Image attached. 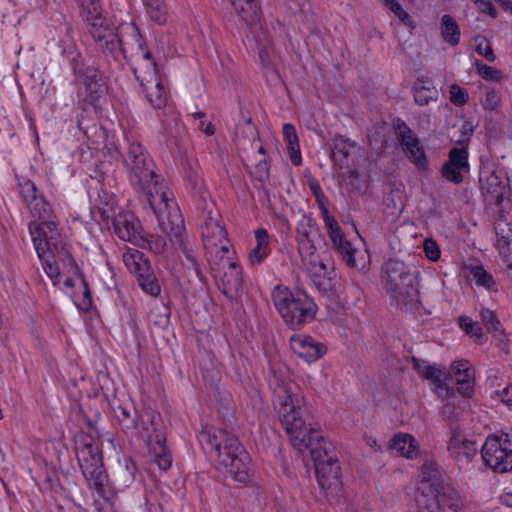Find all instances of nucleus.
Segmentation results:
<instances>
[{
    "mask_svg": "<svg viewBox=\"0 0 512 512\" xmlns=\"http://www.w3.org/2000/svg\"><path fill=\"white\" fill-rule=\"evenodd\" d=\"M90 199L103 220L107 221L115 216L114 209L116 200L111 193L105 190H99L96 192V196L94 193H90Z\"/></svg>",
    "mask_w": 512,
    "mask_h": 512,
    "instance_id": "nucleus-36",
    "label": "nucleus"
},
{
    "mask_svg": "<svg viewBox=\"0 0 512 512\" xmlns=\"http://www.w3.org/2000/svg\"><path fill=\"white\" fill-rule=\"evenodd\" d=\"M116 235L123 241L132 242L139 235V222L132 213H119L111 218Z\"/></svg>",
    "mask_w": 512,
    "mask_h": 512,
    "instance_id": "nucleus-24",
    "label": "nucleus"
},
{
    "mask_svg": "<svg viewBox=\"0 0 512 512\" xmlns=\"http://www.w3.org/2000/svg\"><path fill=\"white\" fill-rule=\"evenodd\" d=\"M19 191L22 199L26 204H29L34 198H36L40 192L36 185L30 181L25 180L19 184Z\"/></svg>",
    "mask_w": 512,
    "mask_h": 512,
    "instance_id": "nucleus-54",
    "label": "nucleus"
},
{
    "mask_svg": "<svg viewBox=\"0 0 512 512\" xmlns=\"http://www.w3.org/2000/svg\"><path fill=\"white\" fill-rule=\"evenodd\" d=\"M462 272L467 281L474 283L477 287L484 288L488 291H497L493 276L488 273L482 265L464 264Z\"/></svg>",
    "mask_w": 512,
    "mask_h": 512,
    "instance_id": "nucleus-28",
    "label": "nucleus"
},
{
    "mask_svg": "<svg viewBox=\"0 0 512 512\" xmlns=\"http://www.w3.org/2000/svg\"><path fill=\"white\" fill-rule=\"evenodd\" d=\"M131 69L140 85H147L149 82L159 79V72L155 60L150 52L138 55L130 61Z\"/></svg>",
    "mask_w": 512,
    "mask_h": 512,
    "instance_id": "nucleus-22",
    "label": "nucleus"
},
{
    "mask_svg": "<svg viewBox=\"0 0 512 512\" xmlns=\"http://www.w3.org/2000/svg\"><path fill=\"white\" fill-rule=\"evenodd\" d=\"M236 137L238 139L249 140L255 142L258 139L257 130L251 119L246 120L243 124L236 128Z\"/></svg>",
    "mask_w": 512,
    "mask_h": 512,
    "instance_id": "nucleus-52",
    "label": "nucleus"
},
{
    "mask_svg": "<svg viewBox=\"0 0 512 512\" xmlns=\"http://www.w3.org/2000/svg\"><path fill=\"white\" fill-rule=\"evenodd\" d=\"M473 131V125L468 121L464 122V124L461 127L462 138L459 139L457 142L462 146L467 144L470 136L473 134Z\"/></svg>",
    "mask_w": 512,
    "mask_h": 512,
    "instance_id": "nucleus-63",
    "label": "nucleus"
},
{
    "mask_svg": "<svg viewBox=\"0 0 512 512\" xmlns=\"http://www.w3.org/2000/svg\"><path fill=\"white\" fill-rule=\"evenodd\" d=\"M81 14L87 25L95 19L106 18L99 0H81Z\"/></svg>",
    "mask_w": 512,
    "mask_h": 512,
    "instance_id": "nucleus-44",
    "label": "nucleus"
},
{
    "mask_svg": "<svg viewBox=\"0 0 512 512\" xmlns=\"http://www.w3.org/2000/svg\"><path fill=\"white\" fill-rule=\"evenodd\" d=\"M256 246L249 252L248 260L251 265L262 263L270 253L269 234L266 229L259 228L255 231Z\"/></svg>",
    "mask_w": 512,
    "mask_h": 512,
    "instance_id": "nucleus-35",
    "label": "nucleus"
},
{
    "mask_svg": "<svg viewBox=\"0 0 512 512\" xmlns=\"http://www.w3.org/2000/svg\"><path fill=\"white\" fill-rule=\"evenodd\" d=\"M275 308L291 329H301L311 322L317 305L305 293H292L288 288L276 286L272 293Z\"/></svg>",
    "mask_w": 512,
    "mask_h": 512,
    "instance_id": "nucleus-7",
    "label": "nucleus"
},
{
    "mask_svg": "<svg viewBox=\"0 0 512 512\" xmlns=\"http://www.w3.org/2000/svg\"><path fill=\"white\" fill-rule=\"evenodd\" d=\"M496 246L503 259L512 253V225L504 217L495 222Z\"/></svg>",
    "mask_w": 512,
    "mask_h": 512,
    "instance_id": "nucleus-32",
    "label": "nucleus"
},
{
    "mask_svg": "<svg viewBox=\"0 0 512 512\" xmlns=\"http://www.w3.org/2000/svg\"><path fill=\"white\" fill-rule=\"evenodd\" d=\"M53 254H55L54 251H48L43 257H39V259L47 276L56 284L60 281L62 272L59 262L57 258L53 257Z\"/></svg>",
    "mask_w": 512,
    "mask_h": 512,
    "instance_id": "nucleus-43",
    "label": "nucleus"
},
{
    "mask_svg": "<svg viewBox=\"0 0 512 512\" xmlns=\"http://www.w3.org/2000/svg\"><path fill=\"white\" fill-rule=\"evenodd\" d=\"M113 411L114 418L123 428L140 429L141 435L143 434V426L149 427L151 429V420L154 421L155 419V415L153 413H147L145 416H142L140 420H138L135 407L129 403L118 404L116 407H114Z\"/></svg>",
    "mask_w": 512,
    "mask_h": 512,
    "instance_id": "nucleus-19",
    "label": "nucleus"
},
{
    "mask_svg": "<svg viewBox=\"0 0 512 512\" xmlns=\"http://www.w3.org/2000/svg\"><path fill=\"white\" fill-rule=\"evenodd\" d=\"M479 181L482 193L490 195L494 199L501 198L506 190V182L502 171L485 169L480 172Z\"/></svg>",
    "mask_w": 512,
    "mask_h": 512,
    "instance_id": "nucleus-25",
    "label": "nucleus"
},
{
    "mask_svg": "<svg viewBox=\"0 0 512 512\" xmlns=\"http://www.w3.org/2000/svg\"><path fill=\"white\" fill-rule=\"evenodd\" d=\"M84 477L91 482L96 488H100L106 481V474L103 469L102 456H97L86 463L80 464Z\"/></svg>",
    "mask_w": 512,
    "mask_h": 512,
    "instance_id": "nucleus-34",
    "label": "nucleus"
},
{
    "mask_svg": "<svg viewBox=\"0 0 512 512\" xmlns=\"http://www.w3.org/2000/svg\"><path fill=\"white\" fill-rule=\"evenodd\" d=\"M87 26L89 33L105 54L110 55L111 52H115V47L119 46L117 43L118 28L115 29L109 19L98 18Z\"/></svg>",
    "mask_w": 512,
    "mask_h": 512,
    "instance_id": "nucleus-18",
    "label": "nucleus"
},
{
    "mask_svg": "<svg viewBox=\"0 0 512 512\" xmlns=\"http://www.w3.org/2000/svg\"><path fill=\"white\" fill-rule=\"evenodd\" d=\"M449 94L450 101L457 106L465 105L469 98L467 91L457 84L450 86Z\"/></svg>",
    "mask_w": 512,
    "mask_h": 512,
    "instance_id": "nucleus-56",
    "label": "nucleus"
},
{
    "mask_svg": "<svg viewBox=\"0 0 512 512\" xmlns=\"http://www.w3.org/2000/svg\"><path fill=\"white\" fill-rule=\"evenodd\" d=\"M148 244L155 253H162L166 248V241L159 237L152 238Z\"/></svg>",
    "mask_w": 512,
    "mask_h": 512,
    "instance_id": "nucleus-64",
    "label": "nucleus"
},
{
    "mask_svg": "<svg viewBox=\"0 0 512 512\" xmlns=\"http://www.w3.org/2000/svg\"><path fill=\"white\" fill-rule=\"evenodd\" d=\"M33 216L37 217L39 221H32L29 228L33 224L42 225L47 222H55L53 220V211L50 204L45 200L44 196L40 193L29 204H27Z\"/></svg>",
    "mask_w": 512,
    "mask_h": 512,
    "instance_id": "nucleus-37",
    "label": "nucleus"
},
{
    "mask_svg": "<svg viewBox=\"0 0 512 512\" xmlns=\"http://www.w3.org/2000/svg\"><path fill=\"white\" fill-rule=\"evenodd\" d=\"M390 448L407 459H415L420 453L418 441L407 433L395 434Z\"/></svg>",
    "mask_w": 512,
    "mask_h": 512,
    "instance_id": "nucleus-33",
    "label": "nucleus"
},
{
    "mask_svg": "<svg viewBox=\"0 0 512 512\" xmlns=\"http://www.w3.org/2000/svg\"><path fill=\"white\" fill-rule=\"evenodd\" d=\"M148 102L157 109L163 108L167 103V93L161 79L149 82L147 85H140Z\"/></svg>",
    "mask_w": 512,
    "mask_h": 512,
    "instance_id": "nucleus-38",
    "label": "nucleus"
},
{
    "mask_svg": "<svg viewBox=\"0 0 512 512\" xmlns=\"http://www.w3.org/2000/svg\"><path fill=\"white\" fill-rule=\"evenodd\" d=\"M442 176L449 182L460 184L464 180V175L468 173L465 170H460L454 166L444 164L441 170Z\"/></svg>",
    "mask_w": 512,
    "mask_h": 512,
    "instance_id": "nucleus-53",
    "label": "nucleus"
},
{
    "mask_svg": "<svg viewBox=\"0 0 512 512\" xmlns=\"http://www.w3.org/2000/svg\"><path fill=\"white\" fill-rule=\"evenodd\" d=\"M134 466L126 462L125 467H121L118 476L121 478L123 486H129L134 481Z\"/></svg>",
    "mask_w": 512,
    "mask_h": 512,
    "instance_id": "nucleus-62",
    "label": "nucleus"
},
{
    "mask_svg": "<svg viewBox=\"0 0 512 512\" xmlns=\"http://www.w3.org/2000/svg\"><path fill=\"white\" fill-rule=\"evenodd\" d=\"M123 162L131 185L154 214L175 202L172 191L156 173L153 160L139 143L128 146Z\"/></svg>",
    "mask_w": 512,
    "mask_h": 512,
    "instance_id": "nucleus-2",
    "label": "nucleus"
},
{
    "mask_svg": "<svg viewBox=\"0 0 512 512\" xmlns=\"http://www.w3.org/2000/svg\"><path fill=\"white\" fill-rule=\"evenodd\" d=\"M386 274L387 292L396 305L409 311L415 310L420 303L417 275L399 262L388 263Z\"/></svg>",
    "mask_w": 512,
    "mask_h": 512,
    "instance_id": "nucleus-8",
    "label": "nucleus"
},
{
    "mask_svg": "<svg viewBox=\"0 0 512 512\" xmlns=\"http://www.w3.org/2000/svg\"><path fill=\"white\" fill-rule=\"evenodd\" d=\"M147 13L151 20L162 24L165 22V9L163 0H143Z\"/></svg>",
    "mask_w": 512,
    "mask_h": 512,
    "instance_id": "nucleus-48",
    "label": "nucleus"
},
{
    "mask_svg": "<svg viewBox=\"0 0 512 512\" xmlns=\"http://www.w3.org/2000/svg\"><path fill=\"white\" fill-rule=\"evenodd\" d=\"M235 14L248 26L256 25L260 20L258 0H229Z\"/></svg>",
    "mask_w": 512,
    "mask_h": 512,
    "instance_id": "nucleus-29",
    "label": "nucleus"
},
{
    "mask_svg": "<svg viewBox=\"0 0 512 512\" xmlns=\"http://www.w3.org/2000/svg\"><path fill=\"white\" fill-rule=\"evenodd\" d=\"M397 134L400 139L401 148L405 156L419 169L426 170L428 160L419 139L412 130L404 123L398 125Z\"/></svg>",
    "mask_w": 512,
    "mask_h": 512,
    "instance_id": "nucleus-16",
    "label": "nucleus"
},
{
    "mask_svg": "<svg viewBox=\"0 0 512 512\" xmlns=\"http://www.w3.org/2000/svg\"><path fill=\"white\" fill-rule=\"evenodd\" d=\"M117 43L119 46L115 47V52L110 54L114 59H118L122 55L132 61L138 55L148 52L138 27L132 23L122 24L118 27Z\"/></svg>",
    "mask_w": 512,
    "mask_h": 512,
    "instance_id": "nucleus-13",
    "label": "nucleus"
},
{
    "mask_svg": "<svg viewBox=\"0 0 512 512\" xmlns=\"http://www.w3.org/2000/svg\"><path fill=\"white\" fill-rule=\"evenodd\" d=\"M292 351L306 362H314L326 353V347L307 335H293L290 338Z\"/></svg>",
    "mask_w": 512,
    "mask_h": 512,
    "instance_id": "nucleus-20",
    "label": "nucleus"
},
{
    "mask_svg": "<svg viewBox=\"0 0 512 512\" xmlns=\"http://www.w3.org/2000/svg\"><path fill=\"white\" fill-rule=\"evenodd\" d=\"M154 215L157 218L160 230L169 237L172 245L184 256L183 263L188 268L194 269L196 275L203 281L204 277L196 243L185 231L184 221L176 202Z\"/></svg>",
    "mask_w": 512,
    "mask_h": 512,
    "instance_id": "nucleus-5",
    "label": "nucleus"
},
{
    "mask_svg": "<svg viewBox=\"0 0 512 512\" xmlns=\"http://www.w3.org/2000/svg\"><path fill=\"white\" fill-rule=\"evenodd\" d=\"M461 328L472 337L480 339L482 337V330L479 325L468 317L460 318Z\"/></svg>",
    "mask_w": 512,
    "mask_h": 512,
    "instance_id": "nucleus-58",
    "label": "nucleus"
},
{
    "mask_svg": "<svg viewBox=\"0 0 512 512\" xmlns=\"http://www.w3.org/2000/svg\"><path fill=\"white\" fill-rule=\"evenodd\" d=\"M487 466L499 473L512 470V430L489 435L481 448Z\"/></svg>",
    "mask_w": 512,
    "mask_h": 512,
    "instance_id": "nucleus-9",
    "label": "nucleus"
},
{
    "mask_svg": "<svg viewBox=\"0 0 512 512\" xmlns=\"http://www.w3.org/2000/svg\"><path fill=\"white\" fill-rule=\"evenodd\" d=\"M361 148L343 137H337L334 141V148L331 152V158L335 165L339 168L348 167L350 161L358 155Z\"/></svg>",
    "mask_w": 512,
    "mask_h": 512,
    "instance_id": "nucleus-26",
    "label": "nucleus"
},
{
    "mask_svg": "<svg viewBox=\"0 0 512 512\" xmlns=\"http://www.w3.org/2000/svg\"><path fill=\"white\" fill-rule=\"evenodd\" d=\"M458 385V391L464 396H469L474 387V371L468 361H456L451 366Z\"/></svg>",
    "mask_w": 512,
    "mask_h": 512,
    "instance_id": "nucleus-30",
    "label": "nucleus"
},
{
    "mask_svg": "<svg viewBox=\"0 0 512 512\" xmlns=\"http://www.w3.org/2000/svg\"><path fill=\"white\" fill-rule=\"evenodd\" d=\"M283 137L284 140L287 142L290 151H295V149L298 148V138L293 125H283Z\"/></svg>",
    "mask_w": 512,
    "mask_h": 512,
    "instance_id": "nucleus-59",
    "label": "nucleus"
},
{
    "mask_svg": "<svg viewBox=\"0 0 512 512\" xmlns=\"http://www.w3.org/2000/svg\"><path fill=\"white\" fill-rule=\"evenodd\" d=\"M303 267L319 289H327L334 273L331 259L315 251L300 255Z\"/></svg>",
    "mask_w": 512,
    "mask_h": 512,
    "instance_id": "nucleus-14",
    "label": "nucleus"
},
{
    "mask_svg": "<svg viewBox=\"0 0 512 512\" xmlns=\"http://www.w3.org/2000/svg\"><path fill=\"white\" fill-rule=\"evenodd\" d=\"M468 156V151L464 146L453 147L449 151L448 161L445 164L469 172Z\"/></svg>",
    "mask_w": 512,
    "mask_h": 512,
    "instance_id": "nucleus-45",
    "label": "nucleus"
},
{
    "mask_svg": "<svg viewBox=\"0 0 512 512\" xmlns=\"http://www.w3.org/2000/svg\"><path fill=\"white\" fill-rule=\"evenodd\" d=\"M262 35L263 39L262 36L259 35L255 39V41L258 47L259 57L261 58L262 62L265 63L268 59V48L270 45V38L264 32H262Z\"/></svg>",
    "mask_w": 512,
    "mask_h": 512,
    "instance_id": "nucleus-60",
    "label": "nucleus"
},
{
    "mask_svg": "<svg viewBox=\"0 0 512 512\" xmlns=\"http://www.w3.org/2000/svg\"><path fill=\"white\" fill-rule=\"evenodd\" d=\"M474 65L476 67L477 73L484 80L497 82L503 78L502 72L492 66H488L480 61H475Z\"/></svg>",
    "mask_w": 512,
    "mask_h": 512,
    "instance_id": "nucleus-51",
    "label": "nucleus"
},
{
    "mask_svg": "<svg viewBox=\"0 0 512 512\" xmlns=\"http://www.w3.org/2000/svg\"><path fill=\"white\" fill-rule=\"evenodd\" d=\"M231 254L220 256L219 263L211 264L212 269L223 271L219 287L223 294L231 299L238 300L242 295V273L238 264L231 259Z\"/></svg>",
    "mask_w": 512,
    "mask_h": 512,
    "instance_id": "nucleus-12",
    "label": "nucleus"
},
{
    "mask_svg": "<svg viewBox=\"0 0 512 512\" xmlns=\"http://www.w3.org/2000/svg\"><path fill=\"white\" fill-rule=\"evenodd\" d=\"M447 448L453 457L466 459L476 455L478 450L476 443L467 438L463 431L458 427L451 428V435Z\"/></svg>",
    "mask_w": 512,
    "mask_h": 512,
    "instance_id": "nucleus-23",
    "label": "nucleus"
},
{
    "mask_svg": "<svg viewBox=\"0 0 512 512\" xmlns=\"http://www.w3.org/2000/svg\"><path fill=\"white\" fill-rule=\"evenodd\" d=\"M270 387L275 409L292 446L299 453H307L311 460L316 455L323 454L327 443L321 431L304 420V398L298 385L275 374L270 381Z\"/></svg>",
    "mask_w": 512,
    "mask_h": 512,
    "instance_id": "nucleus-1",
    "label": "nucleus"
},
{
    "mask_svg": "<svg viewBox=\"0 0 512 512\" xmlns=\"http://www.w3.org/2000/svg\"><path fill=\"white\" fill-rule=\"evenodd\" d=\"M317 205L319 207V210L321 212L324 224L326 228H332L333 225L335 226V223H337L336 219L333 217V215L329 212L327 206H326V198L324 194L321 195V198H315Z\"/></svg>",
    "mask_w": 512,
    "mask_h": 512,
    "instance_id": "nucleus-57",
    "label": "nucleus"
},
{
    "mask_svg": "<svg viewBox=\"0 0 512 512\" xmlns=\"http://www.w3.org/2000/svg\"><path fill=\"white\" fill-rule=\"evenodd\" d=\"M413 368L433 386L436 394L447 400L443 408V415L447 419L458 417V412H455L456 397L452 389L447 385V373L434 364L417 358L412 359Z\"/></svg>",
    "mask_w": 512,
    "mask_h": 512,
    "instance_id": "nucleus-10",
    "label": "nucleus"
},
{
    "mask_svg": "<svg viewBox=\"0 0 512 512\" xmlns=\"http://www.w3.org/2000/svg\"><path fill=\"white\" fill-rule=\"evenodd\" d=\"M123 262L131 273L136 275L142 271L149 270V262L144 258L143 253L136 249H127L123 253Z\"/></svg>",
    "mask_w": 512,
    "mask_h": 512,
    "instance_id": "nucleus-40",
    "label": "nucleus"
},
{
    "mask_svg": "<svg viewBox=\"0 0 512 512\" xmlns=\"http://www.w3.org/2000/svg\"><path fill=\"white\" fill-rule=\"evenodd\" d=\"M30 235L38 257H43L48 251H54L63 274L79 276V269L68 249L65 237L57 229L56 222L42 225L33 224Z\"/></svg>",
    "mask_w": 512,
    "mask_h": 512,
    "instance_id": "nucleus-6",
    "label": "nucleus"
},
{
    "mask_svg": "<svg viewBox=\"0 0 512 512\" xmlns=\"http://www.w3.org/2000/svg\"><path fill=\"white\" fill-rule=\"evenodd\" d=\"M137 280L140 287L148 294L156 296L160 292V286L156 281L154 275L148 271H142L137 275Z\"/></svg>",
    "mask_w": 512,
    "mask_h": 512,
    "instance_id": "nucleus-47",
    "label": "nucleus"
},
{
    "mask_svg": "<svg viewBox=\"0 0 512 512\" xmlns=\"http://www.w3.org/2000/svg\"><path fill=\"white\" fill-rule=\"evenodd\" d=\"M317 481L324 490H336L340 486V467L337 460L329 455L327 449L312 459Z\"/></svg>",
    "mask_w": 512,
    "mask_h": 512,
    "instance_id": "nucleus-15",
    "label": "nucleus"
},
{
    "mask_svg": "<svg viewBox=\"0 0 512 512\" xmlns=\"http://www.w3.org/2000/svg\"><path fill=\"white\" fill-rule=\"evenodd\" d=\"M441 35L443 39L450 45L455 46L460 41V29L453 17L443 15L441 18Z\"/></svg>",
    "mask_w": 512,
    "mask_h": 512,
    "instance_id": "nucleus-41",
    "label": "nucleus"
},
{
    "mask_svg": "<svg viewBox=\"0 0 512 512\" xmlns=\"http://www.w3.org/2000/svg\"><path fill=\"white\" fill-rule=\"evenodd\" d=\"M501 104L499 93L493 89H486L480 97V105L485 111H496Z\"/></svg>",
    "mask_w": 512,
    "mask_h": 512,
    "instance_id": "nucleus-49",
    "label": "nucleus"
},
{
    "mask_svg": "<svg viewBox=\"0 0 512 512\" xmlns=\"http://www.w3.org/2000/svg\"><path fill=\"white\" fill-rule=\"evenodd\" d=\"M476 41V52L485 57L488 61H495V54L492 49L491 43L485 37H477Z\"/></svg>",
    "mask_w": 512,
    "mask_h": 512,
    "instance_id": "nucleus-55",
    "label": "nucleus"
},
{
    "mask_svg": "<svg viewBox=\"0 0 512 512\" xmlns=\"http://www.w3.org/2000/svg\"><path fill=\"white\" fill-rule=\"evenodd\" d=\"M203 245L208 255L220 258L232 254L229 249L226 231L220 223L217 211L209 212L202 226Z\"/></svg>",
    "mask_w": 512,
    "mask_h": 512,
    "instance_id": "nucleus-11",
    "label": "nucleus"
},
{
    "mask_svg": "<svg viewBox=\"0 0 512 512\" xmlns=\"http://www.w3.org/2000/svg\"><path fill=\"white\" fill-rule=\"evenodd\" d=\"M424 252L431 261H437L441 254L437 243L433 239H426L424 241Z\"/></svg>",
    "mask_w": 512,
    "mask_h": 512,
    "instance_id": "nucleus-61",
    "label": "nucleus"
},
{
    "mask_svg": "<svg viewBox=\"0 0 512 512\" xmlns=\"http://www.w3.org/2000/svg\"><path fill=\"white\" fill-rule=\"evenodd\" d=\"M76 449L79 465L88 462L92 457L102 456L98 442L92 438H86Z\"/></svg>",
    "mask_w": 512,
    "mask_h": 512,
    "instance_id": "nucleus-42",
    "label": "nucleus"
},
{
    "mask_svg": "<svg viewBox=\"0 0 512 512\" xmlns=\"http://www.w3.org/2000/svg\"><path fill=\"white\" fill-rule=\"evenodd\" d=\"M200 442L216 453L219 466L234 481H250L251 458L234 435L220 428H205L200 434Z\"/></svg>",
    "mask_w": 512,
    "mask_h": 512,
    "instance_id": "nucleus-3",
    "label": "nucleus"
},
{
    "mask_svg": "<svg viewBox=\"0 0 512 512\" xmlns=\"http://www.w3.org/2000/svg\"><path fill=\"white\" fill-rule=\"evenodd\" d=\"M419 478L417 512H459L462 501L457 492L444 483L443 474L433 459H425Z\"/></svg>",
    "mask_w": 512,
    "mask_h": 512,
    "instance_id": "nucleus-4",
    "label": "nucleus"
},
{
    "mask_svg": "<svg viewBox=\"0 0 512 512\" xmlns=\"http://www.w3.org/2000/svg\"><path fill=\"white\" fill-rule=\"evenodd\" d=\"M414 100L419 105H427L438 97V91L430 80H417L413 86Z\"/></svg>",
    "mask_w": 512,
    "mask_h": 512,
    "instance_id": "nucleus-39",
    "label": "nucleus"
},
{
    "mask_svg": "<svg viewBox=\"0 0 512 512\" xmlns=\"http://www.w3.org/2000/svg\"><path fill=\"white\" fill-rule=\"evenodd\" d=\"M329 238L333 243V247L337 250L346 264L350 267L356 266L354 254L356 249L353 248L351 243L344 237L338 223H335L332 228H326Z\"/></svg>",
    "mask_w": 512,
    "mask_h": 512,
    "instance_id": "nucleus-27",
    "label": "nucleus"
},
{
    "mask_svg": "<svg viewBox=\"0 0 512 512\" xmlns=\"http://www.w3.org/2000/svg\"><path fill=\"white\" fill-rule=\"evenodd\" d=\"M319 229L316 221L304 214L297 223L296 241L299 255L307 254L316 250L314 238L318 235Z\"/></svg>",
    "mask_w": 512,
    "mask_h": 512,
    "instance_id": "nucleus-21",
    "label": "nucleus"
},
{
    "mask_svg": "<svg viewBox=\"0 0 512 512\" xmlns=\"http://www.w3.org/2000/svg\"><path fill=\"white\" fill-rule=\"evenodd\" d=\"M142 437L146 440L157 466L162 470L169 469L172 465V456L165 446V438L162 432L153 424V420H151V429L143 426Z\"/></svg>",
    "mask_w": 512,
    "mask_h": 512,
    "instance_id": "nucleus-17",
    "label": "nucleus"
},
{
    "mask_svg": "<svg viewBox=\"0 0 512 512\" xmlns=\"http://www.w3.org/2000/svg\"><path fill=\"white\" fill-rule=\"evenodd\" d=\"M82 84L83 88H80V92L83 94L84 100L93 104L104 90L102 78L98 71L87 69Z\"/></svg>",
    "mask_w": 512,
    "mask_h": 512,
    "instance_id": "nucleus-31",
    "label": "nucleus"
},
{
    "mask_svg": "<svg viewBox=\"0 0 512 512\" xmlns=\"http://www.w3.org/2000/svg\"><path fill=\"white\" fill-rule=\"evenodd\" d=\"M480 319L489 332L494 334L502 333L501 323L493 311L486 308L481 309Z\"/></svg>",
    "mask_w": 512,
    "mask_h": 512,
    "instance_id": "nucleus-50",
    "label": "nucleus"
},
{
    "mask_svg": "<svg viewBox=\"0 0 512 512\" xmlns=\"http://www.w3.org/2000/svg\"><path fill=\"white\" fill-rule=\"evenodd\" d=\"M381 4L389 9L401 22V24L414 29V22L407 11H405L402 5L397 0H379Z\"/></svg>",
    "mask_w": 512,
    "mask_h": 512,
    "instance_id": "nucleus-46",
    "label": "nucleus"
}]
</instances>
